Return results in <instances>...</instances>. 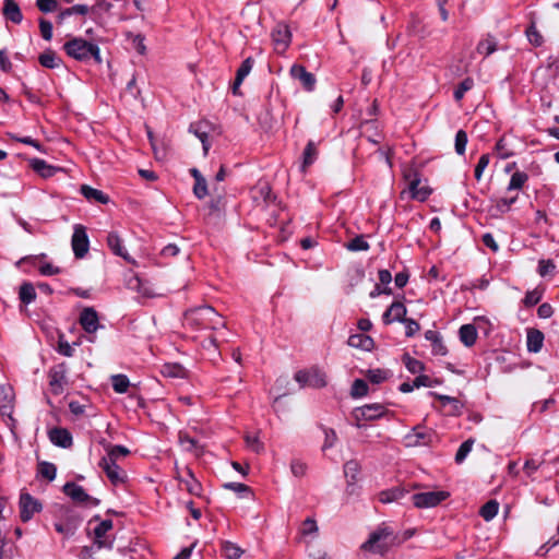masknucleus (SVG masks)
<instances>
[{
    "label": "nucleus",
    "mask_w": 559,
    "mask_h": 559,
    "mask_svg": "<svg viewBox=\"0 0 559 559\" xmlns=\"http://www.w3.org/2000/svg\"><path fill=\"white\" fill-rule=\"evenodd\" d=\"M160 373L166 378L182 379L187 376V370L179 364H165Z\"/></svg>",
    "instance_id": "25"
},
{
    "label": "nucleus",
    "mask_w": 559,
    "mask_h": 559,
    "mask_svg": "<svg viewBox=\"0 0 559 559\" xmlns=\"http://www.w3.org/2000/svg\"><path fill=\"white\" fill-rule=\"evenodd\" d=\"M36 5L41 12L48 13L58 8V2L56 0H37Z\"/></svg>",
    "instance_id": "61"
},
{
    "label": "nucleus",
    "mask_w": 559,
    "mask_h": 559,
    "mask_svg": "<svg viewBox=\"0 0 559 559\" xmlns=\"http://www.w3.org/2000/svg\"><path fill=\"white\" fill-rule=\"evenodd\" d=\"M526 36L531 44L538 47L543 44V36L539 34L536 25L532 23L526 29Z\"/></svg>",
    "instance_id": "50"
},
{
    "label": "nucleus",
    "mask_w": 559,
    "mask_h": 559,
    "mask_svg": "<svg viewBox=\"0 0 559 559\" xmlns=\"http://www.w3.org/2000/svg\"><path fill=\"white\" fill-rule=\"evenodd\" d=\"M99 466L114 485L121 484L126 480L127 475L124 471L116 462L102 459Z\"/></svg>",
    "instance_id": "15"
},
{
    "label": "nucleus",
    "mask_w": 559,
    "mask_h": 559,
    "mask_svg": "<svg viewBox=\"0 0 559 559\" xmlns=\"http://www.w3.org/2000/svg\"><path fill=\"white\" fill-rule=\"evenodd\" d=\"M185 324L195 330H217L225 326V321L214 308L202 306L185 313Z\"/></svg>",
    "instance_id": "1"
},
{
    "label": "nucleus",
    "mask_w": 559,
    "mask_h": 559,
    "mask_svg": "<svg viewBox=\"0 0 559 559\" xmlns=\"http://www.w3.org/2000/svg\"><path fill=\"white\" fill-rule=\"evenodd\" d=\"M39 63L47 69H56L62 64V60L57 56V53L47 49L38 57Z\"/></svg>",
    "instance_id": "24"
},
{
    "label": "nucleus",
    "mask_w": 559,
    "mask_h": 559,
    "mask_svg": "<svg viewBox=\"0 0 559 559\" xmlns=\"http://www.w3.org/2000/svg\"><path fill=\"white\" fill-rule=\"evenodd\" d=\"M107 245L110 250L127 261H131L127 250L122 247V240L116 231H111L107 236Z\"/></svg>",
    "instance_id": "21"
},
{
    "label": "nucleus",
    "mask_w": 559,
    "mask_h": 559,
    "mask_svg": "<svg viewBox=\"0 0 559 559\" xmlns=\"http://www.w3.org/2000/svg\"><path fill=\"white\" fill-rule=\"evenodd\" d=\"M347 344L350 347L370 352L374 347L373 340L365 334H353L348 337Z\"/></svg>",
    "instance_id": "22"
},
{
    "label": "nucleus",
    "mask_w": 559,
    "mask_h": 559,
    "mask_svg": "<svg viewBox=\"0 0 559 559\" xmlns=\"http://www.w3.org/2000/svg\"><path fill=\"white\" fill-rule=\"evenodd\" d=\"M247 447L255 453L263 451V443L260 441L258 436H246Z\"/></svg>",
    "instance_id": "58"
},
{
    "label": "nucleus",
    "mask_w": 559,
    "mask_h": 559,
    "mask_svg": "<svg viewBox=\"0 0 559 559\" xmlns=\"http://www.w3.org/2000/svg\"><path fill=\"white\" fill-rule=\"evenodd\" d=\"M460 340L465 346H472L477 340V330L473 324H464L460 328Z\"/></svg>",
    "instance_id": "26"
},
{
    "label": "nucleus",
    "mask_w": 559,
    "mask_h": 559,
    "mask_svg": "<svg viewBox=\"0 0 559 559\" xmlns=\"http://www.w3.org/2000/svg\"><path fill=\"white\" fill-rule=\"evenodd\" d=\"M477 52L489 56L497 50V41L492 36H487L477 45Z\"/></svg>",
    "instance_id": "35"
},
{
    "label": "nucleus",
    "mask_w": 559,
    "mask_h": 559,
    "mask_svg": "<svg viewBox=\"0 0 559 559\" xmlns=\"http://www.w3.org/2000/svg\"><path fill=\"white\" fill-rule=\"evenodd\" d=\"M253 63H254V61L251 57H248L247 59H245L242 61V63L240 64V67L237 70V73H236V78H238V82L243 81L245 78L250 73V71L252 70Z\"/></svg>",
    "instance_id": "49"
},
{
    "label": "nucleus",
    "mask_w": 559,
    "mask_h": 559,
    "mask_svg": "<svg viewBox=\"0 0 559 559\" xmlns=\"http://www.w3.org/2000/svg\"><path fill=\"white\" fill-rule=\"evenodd\" d=\"M111 528H112L111 520H104L94 528V536H95L94 542L98 548H111L112 540H110L106 537L107 532H109Z\"/></svg>",
    "instance_id": "16"
},
{
    "label": "nucleus",
    "mask_w": 559,
    "mask_h": 559,
    "mask_svg": "<svg viewBox=\"0 0 559 559\" xmlns=\"http://www.w3.org/2000/svg\"><path fill=\"white\" fill-rule=\"evenodd\" d=\"M403 361L407 370L412 373H418L424 370V364L408 355H405Z\"/></svg>",
    "instance_id": "51"
},
{
    "label": "nucleus",
    "mask_w": 559,
    "mask_h": 559,
    "mask_svg": "<svg viewBox=\"0 0 559 559\" xmlns=\"http://www.w3.org/2000/svg\"><path fill=\"white\" fill-rule=\"evenodd\" d=\"M12 395L10 388H1L0 391V408L7 411L11 406Z\"/></svg>",
    "instance_id": "57"
},
{
    "label": "nucleus",
    "mask_w": 559,
    "mask_h": 559,
    "mask_svg": "<svg viewBox=\"0 0 559 559\" xmlns=\"http://www.w3.org/2000/svg\"><path fill=\"white\" fill-rule=\"evenodd\" d=\"M188 479H183L182 483L187 491L191 495L199 496L201 492V484L194 478L192 472L187 469Z\"/></svg>",
    "instance_id": "39"
},
{
    "label": "nucleus",
    "mask_w": 559,
    "mask_h": 559,
    "mask_svg": "<svg viewBox=\"0 0 559 559\" xmlns=\"http://www.w3.org/2000/svg\"><path fill=\"white\" fill-rule=\"evenodd\" d=\"M489 162H490V157L488 154H483L479 157L478 163L475 167V173H474L475 179L477 181H479L481 179L484 170L488 167Z\"/></svg>",
    "instance_id": "54"
},
{
    "label": "nucleus",
    "mask_w": 559,
    "mask_h": 559,
    "mask_svg": "<svg viewBox=\"0 0 559 559\" xmlns=\"http://www.w3.org/2000/svg\"><path fill=\"white\" fill-rule=\"evenodd\" d=\"M318 156V150L313 141H309L302 154V170L312 165Z\"/></svg>",
    "instance_id": "30"
},
{
    "label": "nucleus",
    "mask_w": 559,
    "mask_h": 559,
    "mask_svg": "<svg viewBox=\"0 0 559 559\" xmlns=\"http://www.w3.org/2000/svg\"><path fill=\"white\" fill-rule=\"evenodd\" d=\"M63 492L76 502L88 503L92 506H97L99 503L98 499L90 497L82 486L74 483H67L63 486Z\"/></svg>",
    "instance_id": "12"
},
{
    "label": "nucleus",
    "mask_w": 559,
    "mask_h": 559,
    "mask_svg": "<svg viewBox=\"0 0 559 559\" xmlns=\"http://www.w3.org/2000/svg\"><path fill=\"white\" fill-rule=\"evenodd\" d=\"M39 28H40V34H41L43 38L45 40H50L52 37V24L45 19H40L39 20Z\"/></svg>",
    "instance_id": "62"
},
{
    "label": "nucleus",
    "mask_w": 559,
    "mask_h": 559,
    "mask_svg": "<svg viewBox=\"0 0 559 559\" xmlns=\"http://www.w3.org/2000/svg\"><path fill=\"white\" fill-rule=\"evenodd\" d=\"M111 9V3L107 0H94V4L90 7V12L94 15H100Z\"/></svg>",
    "instance_id": "53"
},
{
    "label": "nucleus",
    "mask_w": 559,
    "mask_h": 559,
    "mask_svg": "<svg viewBox=\"0 0 559 559\" xmlns=\"http://www.w3.org/2000/svg\"><path fill=\"white\" fill-rule=\"evenodd\" d=\"M406 307L401 301H394L383 313L382 320L384 324H391L394 321L405 320Z\"/></svg>",
    "instance_id": "17"
},
{
    "label": "nucleus",
    "mask_w": 559,
    "mask_h": 559,
    "mask_svg": "<svg viewBox=\"0 0 559 559\" xmlns=\"http://www.w3.org/2000/svg\"><path fill=\"white\" fill-rule=\"evenodd\" d=\"M360 472V465L357 461L350 460L344 464V475L347 478L348 486L354 485Z\"/></svg>",
    "instance_id": "28"
},
{
    "label": "nucleus",
    "mask_w": 559,
    "mask_h": 559,
    "mask_svg": "<svg viewBox=\"0 0 559 559\" xmlns=\"http://www.w3.org/2000/svg\"><path fill=\"white\" fill-rule=\"evenodd\" d=\"M106 451H107V456L103 457V459L110 460L114 462H116L119 457L127 456L130 453L129 449L123 445H108L106 448Z\"/></svg>",
    "instance_id": "36"
},
{
    "label": "nucleus",
    "mask_w": 559,
    "mask_h": 559,
    "mask_svg": "<svg viewBox=\"0 0 559 559\" xmlns=\"http://www.w3.org/2000/svg\"><path fill=\"white\" fill-rule=\"evenodd\" d=\"M467 144V134L464 130H459L455 134V152L459 155H463L465 153Z\"/></svg>",
    "instance_id": "52"
},
{
    "label": "nucleus",
    "mask_w": 559,
    "mask_h": 559,
    "mask_svg": "<svg viewBox=\"0 0 559 559\" xmlns=\"http://www.w3.org/2000/svg\"><path fill=\"white\" fill-rule=\"evenodd\" d=\"M559 544V526L557 527V533L552 537H550L540 548L537 550L538 556H545L550 548L557 546Z\"/></svg>",
    "instance_id": "55"
},
{
    "label": "nucleus",
    "mask_w": 559,
    "mask_h": 559,
    "mask_svg": "<svg viewBox=\"0 0 559 559\" xmlns=\"http://www.w3.org/2000/svg\"><path fill=\"white\" fill-rule=\"evenodd\" d=\"M111 385L115 392L121 394L127 392L130 381L124 374H115L111 377Z\"/></svg>",
    "instance_id": "37"
},
{
    "label": "nucleus",
    "mask_w": 559,
    "mask_h": 559,
    "mask_svg": "<svg viewBox=\"0 0 559 559\" xmlns=\"http://www.w3.org/2000/svg\"><path fill=\"white\" fill-rule=\"evenodd\" d=\"M179 442L185 450L194 452L197 455L202 452L198 441L188 435H179Z\"/></svg>",
    "instance_id": "41"
},
{
    "label": "nucleus",
    "mask_w": 559,
    "mask_h": 559,
    "mask_svg": "<svg viewBox=\"0 0 559 559\" xmlns=\"http://www.w3.org/2000/svg\"><path fill=\"white\" fill-rule=\"evenodd\" d=\"M345 247L349 251H367L370 248L369 243L365 240L362 236H357L353 238L349 242L345 245Z\"/></svg>",
    "instance_id": "43"
},
{
    "label": "nucleus",
    "mask_w": 559,
    "mask_h": 559,
    "mask_svg": "<svg viewBox=\"0 0 559 559\" xmlns=\"http://www.w3.org/2000/svg\"><path fill=\"white\" fill-rule=\"evenodd\" d=\"M402 322L405 323V335L407 337L414 336L420 329V325L414 319H405Z\"/></svg>",
    "instance_id": "64"
},
{
    "label": "nucleus",
    "mask_w": 559,
    "mask_h": 559,
    "mask_svg": "<svg viewBox=\"0 0 559 559\" xmlns=\"http://www.w3.org/2000/svg\"><path fill=\"white\" fill-rule=\"evenodd\" d=\"M394 532L386 525H381L372 533L368 539L361 545V550L373 555L383 556L394 544Z\"/></svg>",
    "instance_id": "3"
},
{
    "label": "nucleus",
    "mask_w": 559,
    "mask_h": 559,
    "mask_svg": "<svg viewBox=\"0 0 559 559\" xmlns=\"http://www.w3.org/2000/svg\"><path fill=\"white\" fill-rule=\"evenodd\" d=\"M433 395L441 402L442 406H447V405L451 406V409L448 412L449 415L461 414V409H462L463 405L457 399L451 397L448 395L436 394V393H433Z\"/></svg>",
    "instance_id": "29"
},
{
    "label": "nucleus",
    "mask_w": 559,
    "mask_h": 559,
    "mask_svg": "<svg viewBox=\"0 0 559 559\" xmlns=\"http://www.w3.org/2000/svg\"><path fill=\"white\" fill-rule=\"evenodd\" d=\"M193 193L198 199H204L207 194V183L205 178H198L193 187Z\"/></svg>",
    "instance_id": "56"
},
{
    "label": "nucleus",
    "mask_w": 559,
    "mask_h": 559,
    "mask_svg": "<svg viewBox=\"0 0 559 559\" xmlns=\"http://www.w3.org/2000/svg\"><path fill=\"white\" fill-rule=\"evenodd\" d=\"M540 298H542V293L538 292L537 289L527 292L524 297V305L526 307L535 306L536 304L539 302Z\"/></svg>",
    "instance_id": "63"
},
{
    "label": "nucleus",
    "mask_w": 559,
    "mask_h": 559,
    "mask_svg": "<svg viewBox=\"0 0 559 559\" xmlns=\"http://www.w3.org/2000/svg\"><path fill=\"white\" fill-rule=\"evenodd\" d=\"M295 380L301 388L310 386L321 389L328 383L326 374L317 367H312L308 370H299L295 373Z\"/></svg>",
    "instance_id": "4"
},
{
    "label": "nucleus",
    "mask_w": 559,
    "mask_h": 559,
    "mask_svg": "<svg viewBox=\"0 0 559 559\" xmlns=\"http://www.w3.org/2000/svg\"><path fill=\"white\" fill-rule=\"evenodd\" d=\"M7 135H8L11 140H13V141L21 142V143H23V144H27V145H32V146H33V147H35L37 151H39V152H44V150H43V145H41L38 141H36V140L32 139L31 136H19V135H16V134H14V133H11V132L7 133Z\"/></svg>",
    "instance_id": "48"
},
{
    "label": "nucleus",
    "mask_w": 559,
    "mask_h": 559,
    "mask_svg": "<svg viewBox=\"0 0 559 559\" xmlns=\"http://www.w3.org/2000/svg\"><path fill=\"white\" fill-rule=\"evenodd\" d=\"M300 532H301L302 535H310V534L317 533L318 532V525H317L316 520L311 519V518H307L302 522V526H301Z\"/></svg>",
    "instance_id": "59"
},
{
    "label": "nucleus",
    "mask_w": 559,
    "mask_h": 559,
    "mask_svg": "<svg viewBox=\"0 0 559 559\" xmlns=\"http://www.w3.org/2000/svg\"><path fill=\"white\" fill-rule=\"evenodd\" d=\"M405 178L408 180L407 192L412 199L424 202L429 198L431 189L427 185H421L416 174L413 177L411 174L406 175Z\"/></svg>",
    "instance_id": "10"
},
{
    "label": "nucleus",
    "mask_w": 559,
    "mask_h": 559,
    "mask_svg": "<svg viewBox=\"0 0 559 559\" xmlns=\"http://www.w3.org/2000/svg\"><path fill=\"white\" fill-rule=\"evenodd\" d=\"M474 86V81L473 79L471 78H466L464 79L460 84L459 86L456 87V90L454 91V98L455 100H461L465 93L468 92L469 90H472Z\"/></svg>",
    "instance_id": "44"
},
{
    "label": "nucleus",
    "mask_w": 559,
    "mask_h": 559,
    "mask_svg": "<svg viewBox=\"0 0 559 559\" xmlns=\"http://www.w3.org/2000/svg\"><path fill=\"white\" fill-rule=\"evenodd\" d=\"M63 49L69 57L78 61L87 62L94 59L97 63L102 62L99 47L81 37H74L64 43Z\"/></svg>",
    "instance_id": "2"
},
{
    "label": "nucleus",
    "mask_w": 559,
    "mask_h": 559,
    "mask_svg": "<svg viewBox=\"0 0 559 559\" xmlns=\"http://www.w3.org/2000/svg\"><path fill=\"white\" fill-rule=\"evenodd\" d=\"M81 193L90 201H95L102 204H106L109 202L108 195L103 193V191L94 189L86 185H83L81 187Z\"/></svg>",
    "instance_id": "27"
},
{
    "label": "nucleus",
    "mask_w": 559,
    "mask_h": 559,
    "mask_svg": "<svg viewBox=\"0 0 559 559\" xmlns=\"http://www.w3.org/2000/svg\"><path fill=\"white\" fill-rule=\"evenodd\" d=\"M224 557L227 559H239L242 555V549L231 542H225L222 547Z\"/></svg>",
    "instance_id": "38"
},
{
    "label": "nucleus",
    "mask_w": 559,
    "mask_h": 559,
    "mask_svg": "<svg viewBox=\"0 0 559 559\" xmlns=\"http://www.w3.org/2000/svg\"><path fill=\"white\" fill-rule=\"evenodd\" d=\"M290 469L294 476L302 477L307 472V464L301 462L300 460H294L290 464Z\"/></svg>",
    "instance_id": "60"
},
{
    "label": "nucleus",
    "mask_w": 559,
    "mask_h": 559,
    "mask_svg": "<svg viewBox=\"0 0 559 559\" xmlns=\"http://www.w3.org/2000/svg\"><path fill=\"white\" fill-rule=\"evenodd\" d=\"M367 393H368V384L361 379H356L352 385V390H350L352 396L353 397H362V396L367 395Z\"/></svg>",
    "instance_id": "47"
},
{
    "label": "nucleus",
    "mask_w": 559,
    "mask_h": 559,
    "mask_svg": "<svg viewBox=\"0 0 559 559\" xmlns=\"http://www.w3.org/2000/svg\"><path fill=\"white\" fill-rule=\"evenodd\" d=\"M403 491L400 489L384 490L379 493V501L382 503H390L402 498Z\"/></svg>",
    "instance_id": "46"
},
{
    "label": "nucleus",
    "mask_w": 559,
    "mask_h": 559,
    "mask_svg": "<svg viewBox=\"0 0 559 559\" xmlns=\"http://www.w3.org/2000/svg\"><path fill=\"white\" fill-rule=\"evenodd\" d=\"M19 297L25 305L33 302L36 299V292L32 283L25 282L21 285Z\"/></svg>",
    "instance_id": "32"
},
{
    "label": "nucleus",
    "mask_w": 559,
    "mask_h": 559,
    "mask_svg": "<svg viewBox=\"0 0 559 559\" xmlns=\"http://www.w3.org/2000/svg\"><path fill=\"white\" fill-rule=\"evenodd\" d=\"M50 441L61 448H70L72 445V436L64 428H53L49 431Z\"/></svg>",
    "instance_id": "20"
},
{
    "label": "nucleus",
    "mask_w": 559,
    "mask_h": 559,
    "mask_svg": "<svg viewBox=\"0 0 559 559\" xmlns=\"http://www.w3.org/2000/svg\"><path fill=\"white\" fill-rule=\"evenodd\" d=\"M499 503L496 500H489L485 503L480 510L479 514L485 521H491L498 513Z\"/></svg>",
    "instance_id": "33"
},
{
    "label": "nucleus",
    "mask_w": 559,
    "mask_h": 559,
    "mask_svg": "<svg viewBox=\"0 0 559 559\" xmlns=\"http://www.w3.org/2000/svg\"><path fill=\"white\" fill-rule=\"evenodd\" d=\"M38 474L48 479V480H53L56 478V475H57V467L55 466V464L52 463H49V462H40L38 464Z\"/></svg>",
    "instance_id": "40"
},
{
    "label": "nucleus",
    "mask_w": 559,
    "mask_h": 559,
    "mask_svg": "<svg viewBox=\"0 0 559 559\" xmlns=\"http://www.w3.org/2000/svg\"><path fill=\"white\" fill-rule=\"evenodd\" d=\"M527 180H528V176L526 173L515 171L511 176V179L509 181L507 190L508 191L520 190L523 188V186L526 183Z\"/></svg>",
    "instance_id": "34"
},
{
    "label": "nucleus",
    "mask_w": 559,
    "mask_h": 559,
    "mask_svg": "<svg viewBox=\"0 0 559 559\" xmlns=\"http://www.w3.org/2000/svg\"><path fill=\"white\" fill-rule=\"evenodd\" d=\"M274 50L284 53L292 41V33L287 24L277 23L271 33Z\"/></svg>",
    "instance_id": "7"
},
{
    "label": "nucleus",
    "mask_w": 559,
    "mask_h": 559,
    "mask_svg": "<svg viewBox=\"0 0 559 559\" xmlns=\"http://www.w3.org/2000/svg\"><path fill=\"white\" fill-rule=\"evenodd\" d=\"M406 438L408 440L416 438V440L411 443L413 445L428 444L431 441V433L423 430L421 427H415L413 428V432L407 435Z\"/></svg>",
    "instance_id": "31"
},
{
    "label": "nucleus",
    "mask_w": 559,
    "mask_h": 559,
    "mask_svg": "<svg viewBox=\"0 0 559 559\" xmlns=\"http://www.w3.org/2000/svg\"><path fill=\"white\" fill-rule=\"evenodd\" d=\"M66 373H67V370H66V366L63 364L50 369L48 377H49V389L52 394L60 395L63 393L66 385L68 383Z\"/></svg>",
    "instance_id": "9"
},
{
    "label": "nucleus",
    "mask_w": 559,
    "mask_h": 559,
    "mask_svg": "<svg viewBox=\"0 0 559 559\" xmlns=\"http://www.w3.org/2000/svg\"><path fill=\"white\" fill-rule=\"evenodd\" d=\"M527 349L531 353H538L544 343V334L536 329H531L527 331Z\"/></svg>",
    "instance_id": "23"
},
{
    "label": "nucleus",
    "mask_w": 559,
    "mask_h": 559,
    "mask_svg": "<svg viewBox=\"0 0 559 559\" xmlns=\"http://www.w3.org/2000/svg\"><path fill=\"white\" fill-rule=\"evenodd\" d=\"M289 72L292 78L298 80L306 91L311 92L314 90L317 80L314 75L311 72H308L304 66L294 64Z\"/></svg>",
    "instance_id": "14"
},
{
    "label": "nucleus",
    "mask_w": 559,
    "mask_h": 559,
    "mask_svg": "<svg viewBox=\"0 0 559 559\" xmlns=\"http://www.w3.org/2000/svg\"><path fill=\"white\" fill-rule=\"evenodd\" d=\"M40 503L29 493L24 492L20 497V516L23 522H28L36 512L40 511Z\"/></svg>",
    "instance_id": "11"
},
{
    "label": "nucleus",
    "mask_w": 559,
    "mask_h": 559,
    "mask_svg": "<svg viewBox=\"0 0 559 559\" xmlns=\"http://www.w3.org/2000/svg\"><path fill=\"white\" fill-rule=\"evenodd\" d=\"M473 444H474V440L468 439L460 445V448L455 454V462L457 464H461L466 459L468 453L472 451Z\"/></svg>",
    "instance_id": "45"
},
{
    "label": "nucleus",
    "mask_w": 559,
    "mask_h": 559,
    "mask_svg": "<svg viewBox=\"0 0 559 559\" xmlns=\"http://www.w3.org/2000/svg\"><path fill=\"white\" fill-rule=\"evenodd\" d=\"M79 322L88 334L95 333L100 328L98 314L92 307H86L82 310Z\"/></svg>",
    "instance_id": "13"
},
{
    "label": "nucleus",
    "mask_w": 559,
    "mask_h": 559,
    "mask_svg": "<svg viewBox=\"0 0 559 559\" xmlns=\"http://www.w3.org/2000/svg\"><path fill=\"white\" fill-rule=\"evenodd\" d=\"M190 132H193V134L201 141L203 146L204 155L207 154L210 150V143L207 141V133L205 130H202L201 124H191L190 126Z\"/></svg>",
    "instance_id": "42"
},
{
    "label": "nucleus",
    "mask_w": 559,
    "mask_h": 559,
    "mask_svg": "<svg viewBox=\"0 0 559 559\" xmlns=\"http://www.w3.org/2000/svg\"><path fill=\"white\" fill-rule=\"evenodd\" d=\"M450 493L444 490L418 492L412 496V501L416 508H433L444 501Z\"/></svg>",
    "instance_id": "5"
},
{
    "label": "nucleus",
    "mask_w": 559,
    "mask_h": 559,
    "mask_svg": "<svg viewBox=\"0 0 559 559\" xmlns=\"http://www.w3.org/2000/svg\"><path fill=\"white\" fill-rule=\"evenodd\" d=\"M384 405L380 403L366 404L360 407H356L352 416L357 421V427H360L359 421L361 420H376L385 414Z\"/></svg>",
    "instance_id": "6"
},
{
    "label": "nucleus",
    "mask_w": 559,
    "mask_h": 559,
    "mask_svg": "<svg viewBox=\"0 0 559 559\" xmlns=\"http://www.w3.org/2000/svg\"><path fill=\"white\" fill-rule=\"evenodd\" d=\"M72 250L74 255L78 259H82L88 251L90 241L85 230V227L82 225H76L74 227V231L71 239Z\"/></svg>",
    "instance_id": "8"
},
{
    "label": "nucleus",
    "mask_w": 559,
    "mask_h": 559,
    "mask_svg": "<svg viewBox=\"0 0 559 559\" xmlns=\"http://www.w3.org/2000/svg\"><path fill=\"white\" fill-rule=\"evenodd\" d=\"M29 167L43 178H50L60 170L59 167L47 164L44 159L31 158Z\"/></svg>",
    "instance_id": "19"
},
{
    "label": "nucleus",
    "mask_w": 559,
    "mask_h": 559,
    "mask_svg": "<svg viewBox=\"0 0 559 559\" xmlns=\"http://www.w3.org/2000/svg\"><path fill=\"white\" fill-rule=\"evenodd\" d=\"M2 14L14 24H20L23 20V14L15 0H3Z\"/></svg>",
    "instance_id": "18"
}]
</instances>
